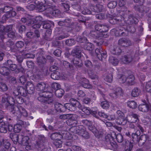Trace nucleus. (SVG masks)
<instances>
[{"label":"nucleus","instance_id":"bf43d9fd","mask_svg":"<svg viewBox=\"0 0 151 151\" xmlns=\"http://www.w3.org/2000/svg\"><path fill=\"white\" fill-rule=\"evenodd\" d=\"M35 57V55L32 54H27L24 56L25 58H33Z\"/></svg>","mask_w":151,"mask_h":151},{"label":"nucleus","instance_id":"79ce46f5","mask_svg":"<svg viewBox=\"0 0 151 151\" xmlns=\"http://www.w3.org/2000/svg\"><path fill=\"white\" fill-rule=\"evenodd\" d=\"M106 139L107 142L111 143L113 140L114 138L110 134H108L106 137Z\"/></svg>","mask_w":151,"mask_h":151},{"label":"nucleus","instance_id":"4468645a","mask_svg":"<svg viewBox=\"0 0 151 151\" xmlns=\"http://www.w3.org/2000/svg\"><path fill=\"white\" fill-rule=\"evenodd\" d=\"M51 78L54 80L65 79L64 75L60 76V73L58 71L54 72L51 75Z\"/></svg>","mask_w":151,"mask_h":151},{"label":"nucleus","instance_id":"774afa93","mask_svg":"<svg viewBox=\"0 0 151 151\" xmlns=\"http://www.w3.org/2000/svg\"><path fill=\"white\" fill-rule=\"evenodd\" d=\"M25 27L24 25L21 26L19 28V30L20 32H22L24 30Z\"/></svg>","mask_w":151,"mask_h":151},{"label":"nucleus","instance_id":"69168bd1","mask_svg":"<svg viewBox=\"0 0 151 151\" xmlns=\"http://www.w3.org/2000/svg\"><path fill=\"white\" fill-rule=\"evenodd\" d=\"M37 24H34L33 25V27L34 28H39L41 26V23L39 22L37 23Z\"/></svg>","mask_w":151,"mask_h":151},{"label":"nucleus","instance_id":"49530a36","mask_svg":"<svg viewBox=\"0 0 151 151\" xmlns=\"http://www.w3.org/2000/svg\"><path fill=\"white\" fill-rule=\"evenodd\" d=\"M70 115H70L69 114L62 115L60 116V118L61 119H67L68 118L70 119Z\"/></svg>","mask_w":151,"mask_h":151},{"label":"nucleus","instance_id":"e433bc0d","mask_svg":"<svg viewBox=\"0 0 151 151\" xmlns=\"http://www.w3.org/2000/svg\"><path fill=\"white\" fill-rule=\"evenodd\" d=\"M29 88L32 91L34 90V85L30 82H28L27 83L26 88Z\"/></svg>","mask_w":151,"mask_h":151},{"label":"nucleus","instance_id":"39448f33","mask_svg":"<svg viewBox=\"0 0 151 151\" xmlns=\"http://www.w3.org/2000/svg\"><path fill=\"white\" fill-rule=\"evenodd\" d=\"M72 53L74 56H75L76 57L73 60V64L76 66H81L82 64L81 60L79 59V58L82 57L80 51L77 49L74 50L72 51Z\"/></svg>","mask_w":151,"mask_h":151},{"label":"nucleus","instance_id":"13d9d810","mask_svg":"<svg viewBox=\"0 0 151 151\" xmlns=\"http://www.w3.org/2000/svg\"><path fill=\"white\" fill-rule=\"evenodd\" d=\"M63 6L64 8L65 11H67L69 10V6L67 4L65 3L63 4Z\"/></svg>","mask_w":151,"mask_h":151},{"label":"nucleus","instance_id":"7c9ffc66","mask_svg":"<svg viewBox=\"0 0 151 151\" xmlns=\"http://www.w3.org/2000/svg\"><path fill=\"white\" fill-rule=\"evenodd\" d=\"M84 49L89 51H91L94 48V45L91 43H88L85 46Z\"/></svg>","mask_w":151,"mask_h":151},{"label":"nucleus","instance_id":"412c9836","mask_svg":"<svg viewBox=\"0 0 151 151\" xmlns=\"http://www.w3.org/2000/svg\"><path fill=\"white\" fill-rule=\"evenodd\" d=\"M13 135L12 134H11L10 135V137L12 139L13 141L15 142H17L18 141L19 139L21 138L22 139V141L23 140V138H22V135L19 134L17 135L16 134H14L13 136H12Z\"/></svg>","mask_w":151,"mask_h":151},{"label":"nucleus","instance_id":"9d476101","mask_svg":"<svg viewBox=\"0 0 151 151\" xmlns=\"http://www.w3.org/2000/svg\"><path fill=\"white\" fill-rule=\"evenodd\" d=\"M47 16L49 17L52 16L58 17L60 14V12L58 9H53L52 8H48L46 11Z\"/></svg>","mask_w":151,"mask_h":151},{"label":"nucleus","instance_id":"c03bdc74","mask_svg":"<svg viewBox=\"0 0 151 151\" xmlns=\"http://www.w3.org/2000/svg\"><path fill=\"white\" fill-rule=\"evenodd\" d=\"M130 58H128L125 56H124V57L122 58V61L124 63H128L130 62Z\"/></svg>","mask_w":151,"mask_h":151},{"label":"nucleus","instance_id":"ddd939ff","mask_svg":"<svg viewBox=\"0 0 151 151\" xmlns=\"http://www.w3.org/2000/svg\"><path fill=\"white\" fill-rule=\"evenodd\" d=\"M2 118V117H0V132L1 133H6L7 131L8 124H5L4 122H3Z\"/></svg>","mask_w":151,"mask_h":151},{"label":"nucleus","instance_id":"603ef678","mask_svg":"<svg viewBox=\"0 0 151 151\" xmlns=\"http://www.w3.org/2000/svg\"><path fill=\"white\" fill-rule=\"evenodd\" d=\"M78 96L80 97H83L85 95V93L82 90H79L78 93Z\"/></svg>","mask_w":151,"mask_h":151},{"label":"nucleus","instance_id":"393cba45","mask_svg":"<svg viewBox=\"0 0 151 151\" xmlns=\"http://www.w3.org/2000/svg\"><path fill=\"white\" fill-rule=\"evenodd\" d=\"M129 117L131 118L130 120L129 119V122L131 123H135L138 120V116L136 114H132Z\"/></svg>","mask_w":151,"mask_h":151},{"label":"nucleus","instance_id":"864d4df0","mask_svg":"<svg viewBox=\"0 0 151 151\" xmlns=\"http://www.w3.org/2000/svg\"><path fill=\"white\" fill-rule=\"evenodd\" d=\"M74 41L73 39H71L70 40H67L66 41V43L68 45H72L74 44Z\"/></svg>","mask_w":151,"mask_h":151},{"label":"nucleus","instance_id":"c756f323","mask_svg":"<svg viewBox=\"0 0 151 151\" xmlns=\"http://www.w3.org/2000/svg\"><path fill=\"white\" fill-rule=\"evenodd\" d=\"M144 90L148 92L151 93V81L147 83L144 88Z\"/></svg>","mask_w":151,"mask_h":151},{"label":"nucleus","instance_id":"09e8293b","mask_svg":"<svg viewBox=\"0 0 151 151\" xmlns=\"http://www.w3.org/2000/svg\"><path fill=\"white\" fill-rule=\"evenodd\" d=\"M24 46V43L23 42L20 41L17 42L16 46L17 48H21Z\"/></svg>","mask_w":151,"mask_h":151},{"label":"nucleus","instance_id":"6e6552de","mask_svg":"<svg viewBox=\"0 0 151 151\" xmlns=\"http://www.w3.org/2000/svg\"><path fill=\"white\" fill-rule=\"evenodd\" d=\"M12 25H8L5 27L3 25L0 26V37L1 39L4 38L6 33H7L12 30Z\"/></svg>","mask_w":151,"mask_h":151},{"label":"nucleus","instance_id":"1a4fd4ad","mask_svg":"<svg viewBox=\"0 0 151 151\" xmlns=\"http://www.w3.org/2000/svg\"><path fill=\"white\" fill-rule=\"evenodd\" d=\"M95 29L101 32H103L104 33V34L103 33L101 34V36L104 37H106V36H104L105 32L108 30V27L106 25H103L101 24H98L95 26Z\"/></svg>","mask_w":151,"mask_h":151},{"label":"nucleus","instance_id":"20e7f679","mask_svg":"<svg viewBox=\"0 0 151 151\" xmlns=\"http://www.w3.org/2000/svg\"><path fill=\"white\" fill-rule=\"evenodd\" d=\"M117 117L116 119V123L121 125H124L127 122V121H129V118L125 117L124 114L120 111H118L117 112Z\"/></svg>","mask_w":151,"mask_h":151},{"label":"nucleus","instance_id":"ea45409f","mask_svg":"<svg viewBox=\"0 0 151 151\" xmlns=\"http://www.w3.org/2000/svg\"><path fill=\"white\" fill-rule=\"evenodd\" d=\"M80 135L85 138H88L89 137L88 133L86 131L83 132L82 130L80 131Z\"/></svg>","mask_w":151,"mask_h":151},{"label":"nucleus","instance_id":"4d7b16f0","mask_svg":"<svg viewBox=\"0 0 151 151\" xmlns=\"http://www.w3.org/2000/svg\"><path fill=\"white\" fill-rule=\"evenodd\" d=\"M119 79V81H121V82L122 83H124L126 81H127V78H126V76L124 75L122 76Z\"/></svg>","mask_w":151,"mask_h":151},{"label":"nucleus","instance_id":"5fc2aeb1","mask_svg":"<svg viewBox=\"0 0 151 151\" xmlns=\"http://www.w3.org/2000/svg\"><path fill=\"white\" fill-rule=\"evenodd\" d=\"M99 115L101 117H102L104 118L107 119L108 116L104 113L100 112H99Z\"/></svg>","mask_w":151,"mask_h":151},{"label":"nucleus","instance_id":"0e129e2a","mask_svg":"<svg viewBox=\"0 0 151 151\" xmlns=\"http://www.w3.org/2000/svg\"><path fill=\"white\" fill-rule=\"evenodd\" d=\"M27 66L29 68H32L34 65L33 63L31 61H27Z\"/></svg>","mask_w":151,"mask_h":151},{"label":"nucleus","instance_id":"de8ad7c7","mask_svg":"<svg viewBox=\"0 0 151 151\" xmlns=\"http://www.w3.org/2000/svg\"><path fill=\"white\" fill-rule=\"evenodd\" d=\"M133 147V145L132 143H130L129 146H126L125 148V151H131Z\"/></svg>","mask_w":151,"mask_h":151},{"label":"nucleus","instance_id":"e2e57ef3","mask_svg":"<svg viewBox=\"0 0 151 151\" xmlns=\"http://www.w3.org/2000/svg\"><path fill=\"white\" fill-rule=\"evenodd\" d=\"M107 119L109 120H113L115 119V117L114 115L108 116Z\"/></svg>","mask_w":151,"mask_h":151},{"label":"nucleus","instance_id":"473e14b6","mask_svg":"<svg viewBox=\"0 0 151 151\" xmlns=\"http://www.w3.org/2000/svg\"><path fill=\"white\" fill-rule=\"evenodd\" d=\"M134 77L132 75L130 76L129 78H127V80L129 85H132L134 83Z\"/></svg>","mask_w":151,"mask_h":151},{"label":"nucleus","instance_id":"a19ab883","mask_svg":"<svg viewBox=\"0 0 151 151\" xmlns=\"http://www.w3.org/2000/svg\"><path fill=\"white\" fill-rule=\"evenodd\" d=\"M112 76L111 74H109L106 76L105 79V80L107 82L109 83H111L112 81Z\"/></svg>","mask_w":151,"mask_h":151},{"label":"nucleus","instance_id":"aec40b11","mask_svg":"<svg viewBox=\"0 0 151 151\" xmlns=\"http://www.w3.org/2000/svg\"><path fill=\"white\" fill-rule=\"evenodd\" d=\"M51 137L52 139L55 140L61 139L63 138V136L58 133H55L51 134Z\"/></svg>","mask_w":151,"mask_h":151},{"label":"nucleus","instance_id":"cd10ccee","mask_svg":"<svg viewBox=\"0 0 151 151\" xmlns=\"http://www.w3.org/2000/svg\"><path fill=\"white\" fill-rule=\"evenodd\" d=\"M140 91L137 88H134L132 91V95L134 97L138 96L139 94Z\"/></svg>","mask_w":151,"mask_h":151},{"label":"nucleus","instance_id":"c9c22d12","mask_svg":"<svg viewBox=\"0 0 151 151\" xmlns=\"http://www.w3.org/2000/svg\"><path fill=\"white\" fill-rule=\"evenodd\" d=\"M117 4L116 1H113L109 2L108 4V7L110 9L114 8Z\"/></svg>","mask_w":151,"mask_h":151},{"label":"nucleus","instance_id":"052dcab7","mask_svg":"<svg viewBox=\"0 0 151 151\" xmlns=\"http://www.w3.org/2000/svg\"><path fill=\"white\" fill-rule=\"evenodd\" d=\"M19 81L22 83L24 84L26 81V79L24 76H22L19 79Z\"/></svg>","mask_w":151,"mask_h":151},{"label":"nucleus","instance_id":"5701e85b","mask_svg":"<svg viewBox=\"0 0 151 151\" xmlns=\"http://www.w3.org/2000/svg\"><path fill=\"white\" fill-rule=\"evenodd\" d=\"M10 72L9 69L5 67H3L0 69V73L4 75H7Z\"/></svg>","mask_w":151,"mask_h":151},{"label":"nucleus","instance_id":"c85d7f7f","mask_svg":"<svg viewBox=\"0 0 151 151\" xmlns=\"http://www.w3.org/2000/svg\"><path fill=\"white\" fill-rule=\"evenodd\" d=\"M109 62L114 65H117L118 63V60L114 57H110L109 59Z\"/></svg>","mask_w":151,"mask_h":151},{"label":"nucleus","instance_id":"7ed1b4c3","mask_svg":"<svg viewBox=\"0 0 151 151\" xmlns=\"http://www.w3.org/2000/svg\"><path fill=\"white\" fill-rule=\"evenodd\" d=\"M80 105L81 106V107H79L75 105H74V106L76 107H76H77L79 109H80L82 111V112L84 113V114L81 113V114H80L81 116L83 118H85L86 116V115L91 114L95 117H97V111H91L88 107H84L82 108L80 104Z\"/></svg>","mask_w":151,"mask_h":151},{"label":"nucleus","instance_id":"2f4dec72","mask_svg":"<svg viewBox=\"0 0 151 151\" xmlns=\"http://www.w3.org/2000/svg\"><path fill=\"white\" fill-rule=\"evenodd\" d=\"M12 61L10 60H8L7 63L8 65H10V68L12 70H14L17 68V66L15 64H12Z\"/></svg>","mask_w":151,"mask_h":151},{"label":"nucleus","instance_id":"2eb2a0df","mask_svg":"<svg viewBox=\"0 0 151 151\" xmlns=\"http://www.w3.org/2000/svg\"><path fill=\"white\" fill-rule=\"evenodd\" d=\"M80 83L84 88H92V86L89 84L88 81L86 78H82Z\"/></svg>","mask_w":151,"mask_h":151},{"label":"nucleus","instance_id":"a18cd8bd","mask_svg":"<svg viewBox=\"0 0 151 151\" xmlns=\"http://www.w3.org/2000/svg\"><path fill=\"white\" fill-rule=\"evenodd\" d=\"M52 87L53 88L55 89H60V85L57 83H53L52 85Z\"/></svg>","mask_w":151,"mask_h":151},{"label":"nucleus","instance_id":"37998d69","mask_svg":"<svg viewBox=\"0 0 151 151\" xmlns=\"http://www.w3.org/2000/svg\"><path fill=\"white\" fill-rule=\"evenodd\" d=\"M0 88H1L3 91H7L8 89L6 85L3 83H1L0 84Z\"/></svg>","mask_w":151,"mask_h":151},{"label":"nucleus","instance_id":"b1692460","mask_svg":"<svg viewBox=\"0 0 151 151\" xmlns=\"http://www.w3.org/2000/svg\"><path fill=\"white\" fill-rule=\"evenodd\" d=\"M63 137H64L68 139H71L73 138V135L69 132L65 131L64 132H62Z\"/></svg>","mask_w":151,"mask_h":151},{"label":"nucleus","instance_id":"8fccbe9b","mask_svg":"<svg viewBox=\"0 0 151 151\" xmlns=\"http://www.w3.org/2000/svg\"><path fill=\"white\" fill-rule=\"evenodd\" d=\"M10 8L9 7L7 6L4 7V9L2 8L0 9V14L3 13L4 12H8L6 11V10L4 11V10H10Z\"/></svg>","mask_w":151,"mask_h":151},{"label":"nucleus","instance_id":"dca6fc26","mask_svg":"<svg viewBox=\"0 0 151 151\" xmlns=\"http://www.w3.org/2000/svg\"><path fill=\"white\" fill-rule=\"evenodd\" d=\"M31 20H32V22H31L30 23L29 22V21H27V23L28 25H29L30 24H32L35 23L36 22L38 23V22H39L40 23H41V21L42 20V17L40 16H37L36 17H32L30 18Z\"/></svg>","mask_w":151,"mask_h":151},{"label":"nucleus","instance_id":"f3484780","mask_svg":"<svg viewBox=\"0 0 151 151\" xmlns=\"http://www.w3.org/2000/svg\"><path fill=\"white\" fill-rule=\"evenodd\" d=\"M150 108V105L147 104L139 105L138 106L139 110L143 112H147Z\"/></svg>","mask_w":151,"mask_h":151},{"label":"nucleus","instance_id":"9b49d317","mask_svg":"<svg viewBox=\"0 0 151 151\" xmlns=\"http://www.w3.org/2000/svg\"><path fill=\"white\" fill-rule=\"evenodd\" d=\"M70 119L67 121V123L68 124L70 122L69 125L72 126L73 127H75L76 125L77 122L76 120L77 119L76 116L75 114L70 115Z\"/></svg>","mask_w":151,"mask_h":151},{"label":"nucleus","instance_id":"72a5a7b5","mask_svg":"<svg viewBox=\"0 0 151 151\" xmlns=\"http://www.w3.org/2000/svg\"><path fill=\"white\" fill-rule=\"evenodd\" d=\"M101 106L104 109H106L109 106V105L107 101H104L101 103Z\"/></svg>","mask_w":151,"mask_h":151},{"label":"nucleus","instance_id":"4c0bfd02","mask_svg":"<svg viewBox=\"0 0 151 151\" xmlns=\"http://www.w3.org/2000/svg\"><path fill=\"white\" fill-rule=\"evenodd\" d=\"M116 138L119 142H122L123 140V137L121 134H118L116 136Z\"/></svg>","mask_w":151,"mask_h":151},{"label":"nucleus","instance_id":"f704fd0d","mask_svg":"<svg viewBox=\"0 0 151 151\" xmlns=\"http://www.w3.org/2000/svg\"><path fill=\"white\" fill-rule=\"evenodd\" d=\"M53 143L57 147H60L62 146V142L60 139L55 140Z\"/></svg>","mask_w":151,"mask_h":151},{"label":"nucleus","instance_id":"680f3d73","mask_svg":"<svg viewBox=\"0 0 151 151\" xmlns=\"http://www.w3.org/2000/svg\"><path fill=\"white\" fill-rule=\"evenodd\" d=\"M27 37L29 38H32L34 36L33 33L32 32H28L27 34Z\"/></svg>","mask_w":151,"mask_h":151},{"label":"nucleus","instance_id":"58836bf2","mask_svg":"<svg viewBox=\"0 0 151 151\" xmlns=\"http://www.w3.org/2000/svg\"><path fill=\"white\" fill-rule=\"evenodd\" d=\"M81 10L83 14H91V11L88 10L86 8L85 9L84 8H81Z\"/></svg>","mask_w":151,"mask_h":151},{"label":"nucleus","instance_id":"3c124183","mask_svg":"<svg viewBox=\"0 0 151 151\" xmlns=\"http://www.w3.org/2000/svg\"><path fill=\"white\" fill-rule=\"evenodd\" d=\"M61 52L59 49L55 50L54 52V54L57 56H59L61 55Z\"/></svg>","mask_w":151,"mask_h":151},{"label":"nucleus","instance_id":"338daca9","mask_svg":"<svg viewBox=\"0 0 151 151\" xmlns=\"http://www.w3.org/2000/svg\"><path fill=\"white\" fill-rule=\"evenodd\" d=\"M125 4V1L124 0H120L119 2V5L120 7H122Z\"/></svg>","mask_w":151,"mask_h":151},{"label":"nucleus","instance_id":"4be33fe9","mask_svg":"<svg viewBox=\"0 0 151 151\" xmlns=\"http://www.w3.org/2000/svg\"><path fill=\"white\" fill-rule=\"evenodd\" d=\"M46 85L43 82L38 83L36 89L41 91H43L45 89Z\"/></svg>","mask_w":151,"mask_h":151},{"label":"nucleus","instance_id":"0eeeda50","mask_svg":"<svg viewBox=\"0 0 151 151\" xmlns=\"http://www.w3.org/2000/svg\"><path fill=\"white\" fill-rule=\"evenodd\" d=\"M82 122L85 125L88 126V129L93 133L96 136L99 137L102 134L101 132H100L95 128L93 127L92 122L87 120H83Z\"/></svg>","mask_w":151,"mask_h":151},{"label":"nucleus","instance_id":"a211bd4d","mask_svg":"<svg viewBox=\"0 0 151 151\" xmlns=\"http://www.w3.org/2000/svg\"><path fill=\"white\" fill-rule=\"evenodd\" d=\"M17 91L18 93L16 94V95H19V93L21 95L25 96L27 95L26 89L22 87H18Z\"/></svg>","mask_w":151,"mask_h":151},{"label":"nucleus","instance_id":"423d86ee","mask_svg":"<svg viewBox=\"0 0 151 151\" xmlns=\"http://www.w3.org/2000/svg\"><path fill=\"white\" fill-rule=\"evenodd\" d=\"M52 93L50 92H45L38 98V100L42 102H47L48 103L52 102Z\"/></svg>","mask_w":151,"mask_h":151},{"label":"nucleus","instance_id":"bb28decb","mask_svg":"<svg viewBox=\"0 0 151 151\" xmlns=\"http://www.w3.org/2000/svg\"><path fill=\"white\" fill-rule=\"evenodd\" d=\"M22 128L21 124H17L14 125L13 128V130L16 133H18L20 132Z\"/></svg>","mask_w":151,"mask_h":151},{"label":"nucleus","instance_id":"f257e3e1","mask_svg":"<svg viewBox=\"0 0 151 151\" xmlns=\"http://www.w3.org/2000/svg\"><path fill=\"white\" fill-rule=\"evenodd\" d=\"M71 104L69 103H66L63 106L61 104L56 103L55 105V110L58 112H60L64 111L65 109H67L70 111H74L76 109V107L74 105H76L79 107H81L80 103L78 101L72 99L70 100Z\"/></svg>","mask_w":151,"mask_h":151},{"label":"nucleus","instance_id":"6ab92c4d","mask_svg":"<svg viewBox=\"0 0 151 151\" xmlns=\"http://www.w3.org/2000/svg\"><path fill=\"white\" fill-rule=\"evenodd\" d=\"M127 105L129 107L132 109H135L137 106L136 102L134 101H127Z\"/></svg>","mask_w":151,"mask_h":151},{"label":"nucleus","instance_id":"f8f14e48","mask_svg":"<svg viewBox=\"0 0 151 151\" xmlns=\"http://www.w3.org/2000/svg\"><path fill=\"white\" fill-rule=\"evenodd\" d=\"M87 96L89 97L90 98L88 97H86L84 98L83 100V103L86 104H88L90 103L91 101L95 100L96 97L94 93H92L91 94L88 95Z\"/></svg>","mask_w":151,"mask_h":151},{"label":"nucleus","instance_id":"6e6d98bb","mask_svg":"<svg viewBox=\"0 0 151 151\" xmlns=\"http://www.w3.org/2000/svg\"><path fill=\"white\" fill-rule=\"evenodd\" d=\"M72 148L73 150L75 151H79L81 150V148L80 147L75 145L73 146Z\"/></svg>","mask_w":151,"mask_h":151},{"label":"nucleus","instance_id":"f03ea898","mask_svg":"<svg viewBox=\"0 0 151 151\" xmlns=\"http://www.w3.org/2000/svg\"><path fill=\"white\" fill-rule=\"evenodd\" d=\"M45 0H29L26 7L27 9L32 10L36 8L40 12L43 11L47 9L45 4Z\"/></svg>","mask_w":151,"mask_h":151},{"label":"nucleus","instance_id":"a878e982","mask_svg":"<svg viewBox=\"0 0 151 151\" xmlns=\"http://www.w3.org/2000/svg\"><path fill=\"white\" fill-rule=\"evenodd\" d=\"M64 93V91L63 89H56L55 92V95L58 97H62Z\"/></svg>","mask_w":151,"mask_h":151}]
</instances>
